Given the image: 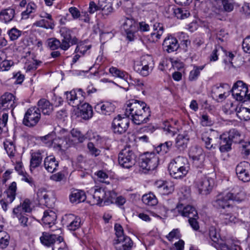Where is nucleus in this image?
I'll list each match as a JSON object with an SVG mask.
<instances>
[{"mask_svg":"<svg viewBox=\"0 0 250 250\" xmlns=\"http://www.w3.org/2000/svg\"><path fill=\"white\" fill-rule=\"evenodd\" d=\"M36 200L41 204L46 207H51L52 202L51 201V192L44 187L39 188L36 191Z\"/></svg>","mask_w":250,"mask_h":250,"instance_id":"nucleus-19","label":"nucleus"},{"mask_svg":"<svg viewBox=\"0 0 250 250\" xmlns=\"http://www.w3.org/2000/svg\"><path fill=\"white\" fill-rule=\"evenodd\" d=\"M59 166V162L56 160L54 156H48L45 158L44 160V167L45 169L49 172L52 173Z\"/></svg>","mask_w":250,"mask_h":250,"instance_id":"nucleus-29","label":"nucleus"},{"mask_svg":"<svg viewBox=\"0 0 250 250\" xmlns=\"http://www.w3.org/2000/svg\"><path fill=\"white\" fill-rule=\"evenodd\" d=\"M172 11L175 16L179 19H184L188 18L190 15L187 10L180 8H173Z\"/></svg>","mask_w":250,"mask_h":250,"instance_id":"nucleus-55","label":"nucleus"},{"mask_svg":"<svg viewBox=\"0 0 250 250\" xmlns=\"http://www.w3.org/2000/svg\"><path fill=\"white\" fill-rule=\"evenodd\" d=\"M17 184L15 182H12L8 188L4 191L3 197L0 200V204L4 211L8 209V205L11 204L15 200L16 195Z\"/></svg>","mask_w":250,"mask_h":250,"instance_id":"nucleus-10","label":"nucleus"},{"mask_svg":"<svg viewBox=\"0 0 250 250\" xmlns=\"http://www.w3.org/2000/svg\"><path fill=\"white\" fill-rule=\"evenodd\" d=\"M231 194L229 192L224 191L218 194L213 201V206L218 209H225L230 207Z\"/></svg>","mask_w":250,"mask_h":250,"instance_id":"nucleus-14","label":"nucleus"},{"mask_svg":"<svg viewBox=\"0 0 250 250\" xmlns=\"http://www.w3.org/2000/svg\"><path fill=\"white\" fill-rule=\"evenodd\" d=\"M164 30L163 26L161 23L159 22L154 23L153 26V31L150 34L152 41L156 42L160 39L164 33Z\"/></svg>","mask_w":250,"mask_h":250,"instance_id":"nucleus-40","label":"nucleus"},{"mask_svg":"<svg viewBox=\"0 0 250 250\" xmlns=\"http://www.w3.org/2000/svg\"><path fill=\"white\" fill-rule=\"evenodd\" d=\"M116 237L114 239H122L127 236L124 234V230L122 226L119 224H115L114 225Z\"/></svg>","mask_w":250,"mask_h":250,"instance_id":"nucleus-63","label":"nucleus"},{"mask_svg":"<svg viewBox=\"0 0 250 250\" xmlns=\"http://www.w3.org/2000/svg\"><path fill=\"white\" fill-rule=\"evenodd\" d=\"M209 236L212 241L211 245L217 250H240L238 242L234 240L228 239L224 242L220 239V235L214 227L209 229Z\"/></svg>","mask_w":250,"mask_h":250,"instance_id":"nucleus-3","label":"nucleus"},{"mask_svg":"<svg viewBox=\"0 0 250 250\" xmlns=\"http://www.w3.org/2000/svg\"><path fill=\"white\" fill-rule=\"evenodd\" d=\"M36 8L37 5L34 2L28 3L26 6V10L21 12V19H28L30 15L36 11Z\"/></svg>","mask_w":250,"mask_h":250,"instance_id":"nucleus-48","label":"nucleus"},{"mask_svg":"<svg viewBox=\"0 0 250 250\" xmlns=\"http://www.w3.org/2000/svg\"><path fill=\"white\" fill-rule=\"evenodd\" d=\"M52 144L54 147L59 150H64L70 146L71 141L69 137L66 136L62 138H58L53 140Z\"/></svg>","mask_w":250,"mask_h":250,"instance_id":"nucleus-28","label":"nucleus"},{"mask_svg":"<svg viewBox=\"0 0 250 250\" xmlns=\"http://www.w3.org/2000/svg\"><path fill=\"white\" fill-rule=\"evenodd\" d=\"M204 65L194 66L193 69L190 72L188 79L190 81H195L197 79L200 75V72L204 68Z\"/></svg>","mask_w":250,"mask_h":250,"instance_id":"nucleus-52","label":"nucleus"},{"mask_svg":"<svg viewBox=\"0 0 250 250\" xmlns=\"http://www.w3.org/2000/svg\"><path fill=\"white\" fill-rule=\"evenodd\" d=\"M172 145V142L171 141L166 142L165 143L160 145L156 148V151L162 154H166L169 151Z\"/></svg>","mask_w":250,"mask_h":250,"instance_id":"nucleus-57","label":"nucleus"},{"mask_svg":"<svg viewBox=\"0 0 250 250\" xmlns=\"http://www.w3.org/2000/svg\"><path fill=\"white\" fill-rule=\"evenodd\" d=\"M77 107L79 109L80 115L83 119L86 120L92 117L93 110L92 107L88 104L82 103Z\"/></svg>","mask_w":250,"mask_h":250,"instance_id":"nucleus-34","label":"nucleus"},{"mask_svg":"<svg viewBox=\"0 0 250 250\" xmlns=\"http://www.w3.org/2000/svg\"><path fill=\"white\" fill-rule=\"evenodd\" d=\"M229 192L232 195L230 197V201L241 203L244 201L246 198V193L240 188H237Z\"/></svg>","mask_w":250,"mask_h":250,"instance_id":"nucleus-38","label":"nucleus"},{"mask_svg":"<svg viewBox=\"0 0 250 250\" xmlns=\"http://www.w3.org/2000/svg\"><path fill=\"white\" fill-rule=\"evenodd\" d=\"M99 7L100 10H102L103 16H108L113 12L112 4L109 2L106 1V0H99Z\"/></svg>","mask_w":250,"mask_h":250,"instance_id":"nucleus-43","label":"nucleus"},{"mask_svg":"<svg viewBox=\"0 0 250 250\" xmlns=\"http://www.w3.org/2000/svg\"><path fill=\"white\" fill-rule=\"evenodd\" d=\"M94 193L92 195L93 202L94 204L101 206L103 199L105 198V190L102 188H94Z\"/></svg>","mask_w":250,"mask_h":250,"instance_id":"nucleus-36","label":"nucleus"},{"mask_svg":"<svg viewBox=\"0 0 250 250\" xmlns=\"http://www.w3.org/2000/svg\"><path fill=\"white\" fill-rule=\"evenodd\" d=\"M236 115L241 120H249L250 119V108L240 105L237 109Z\"/></svg>","mask_w":250,"mask_h":250,"instance_id":"nucleus-46","label":"nucleus"},{"mask_svg":"<svg viewBox=\"0 0 250 250\" xmlns=\"http://www.w3.org/2000/svg\"><path fill=\"white\" fill-rule=\"evenodd\" d=\"M94 108L95 110L101 114L109 115L114 111L115 106L111 102L102 101L96 103Z\"/></svg>","mask_w":250,"mask_h":250,"instance_id":"nucleus-22","label":"nucleus"},{"mask_svg":"<svg viewBox=\"0 0 250 250\" xmlns=\"http://www.w3.org/2000/svg\"><path fill=\"white\" fill-rule=\"evenodd\" d=\"M228 140L231 143H238L241 142V135L239 132L235 129H230L229 132L223 134Z\"/></svg>","mask_w":250,"mask_h":250,"instance_id":"nucleus-41","label":"nucleus"},{"mask_svg":"<svg viewBox=\"0 0 250 250\" xmlns=\"http://www.w3.org/2000/svg\"><path fill=\"white\" fill-rule=\"evenodd\" d=\"M122 27L126 34V38L131 42L134 41L135 34L138 30V24L132 17H125Z\"/></svg>","mask_w":250,"mask_h":250,"instance_id":"nucleus-11","label":"nucleus"},{"mask_svg":"<svg viewBox=\"0 0 250 250\" xmlns=\"http://www.w3.org/2000/svg\"><path fill=\"white\" fill-rule=\"evenodd\" d=\"M142 201L145 204L149 206H154L158 203L155 195L152 193L144 195L142 197Z\"/></svg>","mask_w":250,"mask_h":250,"instance_id":"nucleus-47","label":"nucleus"},{"mask_svg":"<svg viewBox=\"0 0 250 250\" xmlns=\"http://www.w3.org/2000/svg\"><path fill=\"white\" fill-rule=\"evenodd\" d=\"M10 236L5 231H0V248L4 249L9 243Z\"/></svg>","mask_w":250,"mask_h":250,"instance_id":"nucleus-56","label":"nucleus"},{"mask_svg":"<svg viewBox=\"0 0 250 250\" xmlns=\"http://www.w3.org/2000/svg\"><path fill=\"white\" fill-rule=\"evenodd\" d=\"M189 138L187 133L179 134L175 141V146L180 150H183L187 147Z\"/></svg>","mask_w":250,"mask_h":250,"instance_id":"nucleus-33","label":"nucleus"},{"mask_svg":"<svg viewBox=\"0 0 250 250\" xmlns=\"http://www.w3.org/2000/svg\"><path fill=\"white\" fill-rule=\"evenodd\" d=\"M118 161L123 167L129 168L135 165L136 155L130 147H126L119 154Z\"/></svg>","mask_w":250,"mask_h":250,"instance_id":"nucleus-5","label":"nucleus"},{"mask_svg":"<svg viewBox=\"0 0 250 250\" xmlns=\"http://www.w3.org/2000/svg\"><path fill=\"white\" fill-rule=\"evenodd\" d=\"M8 119V113H4L2 115V118H0V135L2 137H5L7 134L8 128L6 126L7 122Z\"/></svg>","mask_w":250,"mask_h":250,"instance_id":"nucleus-50","label":"nucleus"},{"mask_svg":"<svg viewBox=\"0 0 250 250\" xmlns=\"http://www.w3.org/2000/svg\"><path fill=\"white\" fill-rule=\"evenodd\" d=\"M68 221L69 223L67 226V228L70 230H76L81 227L82 224L81 218L73 214L68 215Z\"/></svg>","mask_w":250,"mask_h":250,"instance_id":"nucleus-39","label":"nucleus"},{"mask_svg":"<svg viewBox=\"0 0 250 250\" xmlns=\"http://www.w3.org/2000/svg\"><path fill=\"white\" fill-rule=\"evenodd\" d=\"M71 135L73 138V139L70 140L71 142L74 141L81 143L83 142L86 139V134L83 135L77 129H73L71 131Z\"/></svg>","mask_w":250,"mask_h":250,"instance_id":"nucleus-51","label":"nucleus"},{"mask_svg":"<svg viewBox=\"0 0 250 250\" xmlns=\"http://www.w3.org/2000/svg\"><path fill=\"white\" fill-rule=\"evenodd\" d=\"M109 73L114 77L122 79L126 82L130 75L126 72L119 69L115 67H111L109 69Z\"/></svg>","mask_w":250,"mask_h":250,"instance_id":"nucleus-44","label":"nucleus"},{"mask_svg":"<svg viewBox=\"0 0 250 250\" xmlns=\"http://www.w3.org/2000/svg\"><path fill=\"white\" fill-rule=\"evenodd\" d=\"M125 114L133 123L139 125L148 121L150 111L145 102L132 99L126 103Z\"/></svg>","mask_w":250,"mask_h":250,"instance_id":"nucleus-1","label":"nucleus"},{"mask_svg":"<svg viewBox=\"0 0 250 250\" xmlns=\"http://www.w3.org/2000/svg\"><path fill=\"white\" fill-rule=\"evenodd\" d=\"M239 106L235 102L228 101L223 107V110L224 113L228 115L236 114Z\"/></svg>","mask_w":250,"mask_h":250,"instance_id":"nucleus-45","label":"nucleus"},{"mask_svg":"<svg viewBox=\"0 0 250 250\" xmlns=\"http://www.w3.org/2000/svg\"><path fill=\"white\" fill-rule=\"evenodd\" d=\"M41 118L40 110L36 107H32L27 109L25 113L23 124L28 127L35 126L39 122Z\"/></svg>","mask_w":250,"mask_h":250,"instance_id":"nucleus-9","label":"nucleus"},{"mask_svg":"<svg viewBox=\"0 0 250 250\" xmlns=\"http://www.w3.org/2000/svg\"><path fill=\"white\" fill-rule=\"evenodd\" d=\"M151 62L152 58L150 56L142 57L140 61L135 62L134 70L143 77L147 76L152 70Z\"/></svg>","mask_w":250,"mask_h":250,"instance_id":"nucleus-7","label":"nucleus"},{"mask_svg":"<svg viewBox=\"0 0 250 250\" xmlns=\"http://www.w3.org/2000/svg\"><path fill=\"white\" fill-rule=\"evenodd\" d=\"M42 160V152L38 150L33 152L31 155L30 167L35 168L37 167L41 164Z\"/></svg>","mask_w":250,"mask_h":250,"instance_id":"nucleus-42","label":"nucleus"},{"mask_svg":"<svg viewBox=\"0 0 250 250\" xmlns=\"http://www.w3.org/2000/svg\"><path fill=\"white\" fill-rule=\"evenodd\" d=\"M115 250H132L133 242L128 236L122 239H114L112 242Z\"/></svg>","mask_w":250,"mask_h":250,"instance_id":"nucleus-21","label":"nucleus"},{"mask_svg":"<svg viewBox=\"0 0 250 250\" xmlns=\"http://www.w3.org/2000/svg\"><path fill=\"white\" fill-rule=\"evenodd\" d=\"M238 179L243 182L250 181V164L246 161L240 163L235 169Z\"/></svg>","mask_w":250,"mask_h":250,"instance_id":"nucleus-16","label":"nucleus"},{"mask_svg":"<svg viewBox=\"0 0 250 250\" xmlns=\"http://www.w3.org/2000/svg\"><path fill=\"white\" fill-rule=\"evenodd\" d=\"M189 156L192 159L193 164L196 167H202L203 166L204 157L201 148L196 147L191 148Z\"/></svg>","mask_w":250,"mask_h":250,"instance_id":"nucleus-23","label":"nucleus"},{"mask_svg":"<svg viewBox=\"0 0 250 250\" xmlns=\"http://www.w3.org/2000/svg\"><path fill=\"white\" fill-rule=\"evenodd\" d=\"M38 108L42 112L44 115H50L53 111V105L50 102L45 99H42L38 103Z\"/></svg>","mask_w":250,"mask_h":250,"instance_id":"nucleus-32","label":"nucleus"},{"mask_svg":"<svg viewBox=\"0 0 250 250\" xmlns=\"http://www.w3.org/2000/svg\"><path fill=\"white\" fill-rule=\"evenodd\" d=\"M181 235L178 229H173L167 236L166 238L169 241H173L174 239H179Z\"/></svg>","mask_w":250,"mask_h":250,"instance_id":"nucleus-64","label":"nucleus"},{"mask_svg":"<svg viewBox=\"0 0 250 250\" xmlns=\"http://www.w3.org/2000/svg\"><path fill=\"white\" fill-rule=\"evenodd\" d=\"M172 211L178 212L179 214L188 218L197 216V212L194 207L190 205L184 206L183 204H178L176 208Z\"/></svg>","mask_w":250,"mask_h":250,"instance_id":"nucleus-20","label":"nucleus"},{"mask_svg":"<svg viewBox=\"0 0 250 250\" xmlns=\"http://www.w3.org/2000/svg\"><path fill=\"white\" fill-rule=\"evenodd\" d=\"M194 184L199 193L206 195L212 190L213 180L208 176H203L197 178Z\"/></svg>","mask_w":250,"mask_h":250,"instance_id":"nucleus-12","label":"nucleus"},{"mask_svg":"<svg viewBox=\"0 0 250 250\" xmlns=\"http://www.w3.org/2000/svg\"><path fill=\"white\" fill-rule=\"evenodd\" d=\"M217 142L219 141V149L221 152H227L231 149L232 143L229 140H228L223 134L220 136L219 138H215Z\"/></svg>","mask_w":250,"mask_h":250,"instance_id":"nucleus-37","label":"nucleus"},{"mask_svg":"<svg viewBox=\"0 0 250 250\" xmlns=\"http://www.w3.org/2000/svg\"><path fill=\"white\" fill-rule=\"evenodd\" d=\"M230 92L234 99L239 102L247 101V84L242 81H238L233 84Z\"/></svg>","mask_w":250,"mask_h":250,"instance_id":"nucleus-8","label":"nucleus"},{"mask_svg":"<svg viewBox=\"0 0 250 250\" xmlns=\"http://www.w3.org/2000/svg\"><path fill=\"white\" fill-rule=\"evenodd\" d=\"M129 125V118L122 117L118 115L113 119L112 127L114 132L119 134L125 133Z\"/></svg>","mask_w":250,"mask_h":250,"instance_id":"nucleus-17","label":"nucleus"},{"mask_svg":"<svg viewBox=\"0 0 250 250\" xmlns=\"http://www.w3.org/2000/svg\"><path fill=\"white\" fill-rule=\"evenodd\" d=\"M211 134L209 135L208 132H204L201 136L202 140L205 143V146L207 149L211 150L214 149L217 146V145L215 143H212V138L211 137L214 136V134H217V132L215 131H211Z\"/></svg>","mask_w":250,"mask_h":250,"instance_id":"nucleus-30","label":"nucleus"},{"mask_svg":"<svg viewBox=\"0 0 250 250\" xmlns=\"http://www.w3.org/2000/svg\"><path fill=\"white\" fill-rule=\"evenodd\" d=\"M69 199L71 203L78 204L84 201L86 195L83 191L75 189L72 191L69 195Z\"/></svg>","mask_w":250,"mask_h":250,"instance_id":"nucleus-31","label":"nucleus"},{"mask_svg":"<svg viewBox=\"0 0 250 250\" xmlns=\"http://www.w3.org/2000/svg\"><path fill=\"white\" fill-rule=\"evenodd\" d=\"M4 149L9 157H14L16 153L15 146L12 141L6 140L4 142Z\"/></svg>","mask_w":250,"mask_h":250,"instance_id":"nucleus-54","label":"nucleus"},{"mask_svg":"<svg viewBox=\"0 0 250 250\" xmlns=\"http://www.w3.org/2000/svg\"><path fill=\"white\" fill-rule=\"evenodd\" d=\"M236 218L231 213H222L220 215V219L222 223L227 225L235 221Z\"/></svg>","mask_w":250,"mask_h":250,"instance_id":"nucleus-61","label":"nucleus"},{"mask_svg":"<svg viewBox=\"0 0 250 250\" xmlns=\"http://www.w3.org/2000/svg\"><path fill=\"white\" fill-rule=\"evenodd\" d=\"M78 42V39L76 37H73L72 40L62 39L61 41H60V48L62 50L66 51L70 48L71 45L76 44Z\"/></svg>","mask_w":250,"mask_h":250,"instance_id":"nucleus-49","label":"nucleus"},{"mask_svg":"<svg viewBox=\"0 0 250 250\" xmlns=\"http://www.w3.org/2000/svg\"><path fill=\"white\" fill-rule=\"evenodd\" d=\"M21 31L13 27L8 31V34L11 41L17 40L21 35Z\"/></svg>","mask_w":250,"mask_h":250,"instance_id":"nucleus-62","label":"nucleus"},{"mask_svg":"<svg viewBox=\"0 0 250 250\" xmlns=\"http://www.w3.org/2000/svg\"><path fill=\"white\" fill-rule=\"evenodd\" d=\"M163 129L167 134L172 136L175 135L178 131L177 128L172 126V124L168 121H165L163 123Z\"/></svg>","mask_w":250,"mask_h":250,"instance_id":"nucleus-53","label":"nucleus"},{"mask_svg":"<svg viewBox=\"0 0 250 250\" xmlns=\"http://www.w3.org/2000/svg\"><path fill=\"white\" fill-rule=\"evenodd\" d=\"M154 186L162 195L170 194L174 189V185L172 183L163 180L156 181L154 183Z\"/></svg>","mask_w":250,"mask_h":250,"instance_id":"nucleus-24","label":"nucleus"},{"mask_svg":"<svg viewBox=\"0 0 250 250\" xmlns=\"http://www.w3.org/2000/svg\"><path fill=\"white\" fill-rule=\"evenodd\" d=\"M93 140L97 144H101L103 142V139L99 136L97 133L93 132L92 131H88L86 133V139Z\"/></svg>","mask_w":250,"mask_h":250,"instance_id":"nucleus-59","label":"nucleus"},{"mask_svg":"<svg viewBox=\"0 0 250 250\" xmlns=\"http://www.w3.org/2000/svg\"><path fill=\"white\" fill-rule=\"evenodd\" d=\"M230 92V85L227 83H221L214 85L211 90V96L214 99L223 100L225 99Z\"/></svg>","mask_w":250,"mask_h":250,"instance_id":"nucleus-15","label":"nucleus"},{"mask_svg":"<svg viewBox=\"0 0 250 250\" xmlns=\"http://www.w3.org/2000/svg\"><path fill=\"white\" fill-rule=\"evenodd\" d=\"M29 200L25 199L22 203L13 209L12 214L13 218H17L21 225L23 227L28 226V219L26 216L25 213L30 212L31 211Z\"/></svg>","mask_w":250,"mask_h":250,"instance_id":"nucleus-4","label":"nucleus"},{"mask_svg":"<svg viewBox=\"0 0 250 250\" xmlns=\"http://www.w3.org/2000/svg\"><path fill=\"white\" fill-rule=\"evenodd\" d=\"M57 219L56 213L52 210H47L44 212L42 221L44 226L50 228L55 224Z\"/></svg>","mask_w":250,"mask_h":250,"instance_id":"nucleus-27","label":"nucleus"},{"mask_svg":"<svg viewBox=\"0 0 250 250\" xmlns=\"http://www.w3.org/2000/svg\"><path fill=\"white\" fill-rule=\"evenodd\" d=\"M189 169L188 159L179 156L172 160L168 165L170 175L175 179H180L185 177Z\"/></svg>","mask_w":250,"mask_h":250,"instance_id":"nucleus-2","label":"nucleus"},{"mask_svg":"<svg viewBox=\"0 0 250 250\" xmlns=\"http://www.w3.org/2000/svg\"><path fill=\"white\" fill-rule=\"evenodd\" d=\"M85 93L82 89L72 90L66 92V98L68 104L73 107H77L82 104L84 100Z\"/></svg>","mask_w":250,"mask_h":250,"instance_id":"nucleus-13","label":"nucleus"},{"mask_svg":"<svg viewBox=\"0 0 250 250\" xmlns=\"http://www.w3.org/2000/svg\"><path fill=\"white\" fill-rule=\"evenodd\" d=\"M15 16V10L13 8L2 9L0 12V21L4 23L11 21Z\"/></svg>","mask_w":250,"mask_h":250,"instance_id":"nucleus-35","label":"nucleus"},{"mask_svg":"<svg viewBox=\"0 0 250 250\" xmlns=\"http://www.w3.org/2000/svg\"><path fill=\"white\" fill-rule=\"evenodd\" d=\"M129 79L130 81V83H128L129 84L134 85L138 90H143L145 86L144 82L139 78H133L131 76H129Z\"/></svg>","mask_w":250,"mask_h":250,"instance_id":"nucleus-58","label":"nucleus"},{"mask_svg":"<svg viewBox=\"0 0 250 250\" xmlns=\"http://www.w3.org/2000/svg\"><path fill=\"white\" fill-rule=\"evenodd\" d=\"M17 105L15 97L11 93L6 92L0 97V109H13Z\"/></svg>","mask_w":250,"mask_h":250,"instance_id":"nucleus-18","label":"nucleus"},{"mask_svg":"<svg viewBox=\"0 0 250 250\" xmlns=\"http://www.w3.org/2000/svg\"><path fill=\"white\" fill-rule=\"evenodd\" d=\"M163 46L164 50L168 53H170L177 50L179 47V44L175 38L168 36L164 40Z\"/></svg>","mask_w":250,"mask_h":250,"instance_id":"nucleus-26","label":"nucleus"},{"mask_svg":"<svg viewBox=\"0 0 250 250\" xmlns=\"http://www.w3.org/2000/svg\"><path fill=\"white\" fill-rule=\"evenodd\" d=\"M47 46L52 50H57L60 48V41L56 38H51L47 40Z\"/></svg>","mask_w":250,"mask_h":250,"instance_id":"nucleus-60","label":"nucleus"},{"mask_svg":"<svg viewBox=\"0 0 250 250\" xmlns=\"http://www.w3.org/2000/svg\"><path fill=\"white\" fill-rule=\"evenodd\" d=\"M41 242L44 246L50 247L57 241L59 243L63 241V239L61 236L56 234H51L43 232L42 236L40 237Z\"/></svg>","mask_w":250,"mask_h":250,"instance_id":"nucleus-25","label":"nucleus"},{"mask_svg":"<svg viewBox=\"0 0 250 250\" xmlns=\"http://www.w3.org/2000/svg\"><path fill=\"white\" fill-rule=\"evenodd\" d=\"M159 157L154 153L146 152L141 156L140 167L147 171L153 170L158 166Z\"/></svg>","mask_w":250,"mask_h":250,"instance_id":"nucleus-6","label":"nucleus"}]
</instances>
